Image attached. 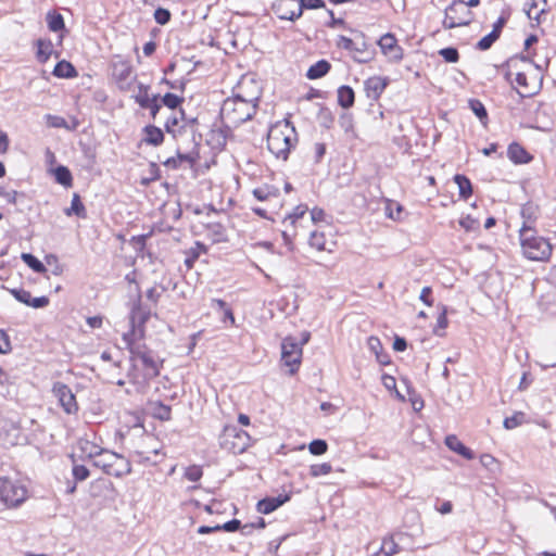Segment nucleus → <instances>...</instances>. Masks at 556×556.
<instances>
[{
  "label": "nucleus",
  "mask_w": 556,
  "mask_h": 556,
  "mask_svg": "<svg viewBox=\"0 0 556 556\" xmlns=\"http://www.w3.org/2000/svg\"><path fill=\"white\" fill-rule=\"evenodd\" d=\"M134 332H125L123 341L131 354L132 369L128 372L130 383L137 392H144L150 379L159 375V362L151 351L134 341Z\"/></svg>",
  "instance_id": "obj_1"
},
{
  "label": "nucleus",
  "mask_w": 556,
  "mask_h": 556,
  "mask_svg": "<svg viewBox=\"0 0 556 556\" xmlns=\"http://www.w3.org/2000/svg\"><path fill=\"white\" fill-rule=\"evenodd\" d=\"M257 99V96L243 98L241 94L227 98L220 108V117L225 126L237 127L250 119L255 114Z\"/></svg>",
  "instance_id": "obj_2"
},
{
  "label": "nucleus",
  "mask_w": 556,
  "mask_h": 556,
  "mask_svg": "<svg viewBox=\"0 0 556 556\" xmlns=\"http://www.w3.org/2000/svg\"><path fill=\"white\" fill-rule=\"evenodd\" d=\"M296 143V132L287 119L273 125L267 135V148L277 159L286 161Z\"/></svg>",
  "instance_id": "obj_3"
},
{
  "label": "nucleus",
  "mask_w": 556,
  "mask_h": 556,
  "mask_svg": "<svg viewBox=\"0 0 556 556\" xmlns=\"http://www.w3.org/2000/svg\"><path fill=\"white\" fill-rule=\"evenodd\" d=\"M522 254L531 260L545 262L552 254V244L543 237L536 236L532 222L525 220L519 230Z\"/></svg>",
  "instance_id": "obj_4"
},
{
  "label": "nucleus",
  "mask_w": 556,
  "mask_h": 556,
  "mask_svg": "<svg viewBox=\"0 0 556 556\" xmlns=\"http://www.w3.org/2000/svg\"><path fill=\"white\" fill-rule=\"evenodd\" d=\"M220 447L232 453L241 454L251 445V438L248 432L235 426L225 427L219 437Z\"/></svg>",
  "instance_id": "obj_5"
},
{
  "label": "nucleus",
  "mask_w": 556,
  "mask_h": 556,
  "mask_svg": "<svg viewBox=\"0 0 556 556\" xmlns=\"http://www.w3.org/2000/svg\"><path fill=\"white\" fill-rule=\"evenodd\" d=\"M27 497L26 488L17 480L3 478L0 481V500L10 507L21 505Z\"/></svg>",
  "instance_id": "obj_6"
},
{
  "label": "nucleus",
  "mask_w": 556,
  "mask_h": 556,
  "mask_svg": "<svg viewBox=\"0 0 556 556\" xmlns=\"http://www.w3.org/2000/svg\"><path fill=\"white\" fill-rule=\"evenodd\" d=\"M471 20L472 13L468 8H466L465 1L456 0L445 9L443 26L447 29H452L468 25Z\"/></svg>",
  "instance_id": "obj_7"
},
{
  "label": "nucleus",
  "mask_w": 556,
  "mask_h": 556,
  "mask_svg": "<svg viewBox=\"0 0 556 556\" xmlns=\"http://www.w3.org/2000/svg\"><path fill=\"white\" fill-rule=\"evenodd\" d=\"M302 359V348L293 337H287L281 343V362L289 367L290 375L298 371Z\"/></svg>",
  "instance_id": "obj_8"
},
{
  "label": "nucleus",
  "mask_w": 556,
  "mask_h": 556,
  "mask_svg": "<svg viewBox=\"0 0 556 556\" xmlns=\"http://www.w3.org/2000/svg\"><path fill=\"white\" fill-rule=\"evenodd\" d=\"M150 317V311L141 306L140 300L132 306L129 315L130 329L128 332H134V341L140 340L143 337V326Z\"/></svg>",
  "instance_id": "obj_9"
},
{
  "label": "nucleus",
  "mask_w": 556,
  "mask_h": 556,
  "mask_svg": "<svg viewBox=\"0 0 556 556\" xmlns=\"http://www.w3.org/2000/svg\"><path fill=\"white\" fill-rule=\"evenodd\" d=\"M53 395L58 399L59 404L62 406L66 414H75L78 410L76 397L68 386L56 382L52 388Z\"/></svg>",
  "instance_id": "obj_10"
},
{
  "label": "nucleus",
  "mask_w": 556,
  "mask_h": 556,
  "mask_svg": "<svg viewBox=\"0 0 556 556\" xmlns=\"http://www.w3.org/2000/svg\"><path fill=\"white\" fill-rule=\"evenodd\" d=\"M273 11L280 20L295 21L301 16L298 0H276L273 3Z\"/></svg>",
  "instance_id": "obj_11"
},
{
  "label": "nucleus",
  "mask_w": 556,
  "mask_h": 556,
  "mask_svg": "<svg viewBox=\"0 0 556 556\" xmlns=\"http://www.w3.org/2000/svg\"><path fill=\"white\" fill-rule=\"evenodd\" d=\"M112 75L119 89L128 90L132 80V66L128 61L117 60L113 62Z\"/></svg>",
  "instance_id": "obj_12"
},
{
  "label": "nucleus",
  "mask_w": 556,
  "mask_h": 556,
  "mask_svg": "<svg viewBox=\"0 0 556 556\" xmlns=\"http://www.w3.org/2000/svg\"><path fill=\"white\" fill-rule=\"evenodd\" d=\"M541 80V74H536L531 78H529L525 72H518L515 74L516 88L518 93L522 97L534 94L540 87Z\"/></svg>",
  "instance_id": "obj_13"
},
{
  "label": "nucleus",
  "mask_w": 556,
  "mask_h": 556,
  "mask_svg": "<svg viewBox=\"0 0 556 556\" xmlns=\"http://www.w3.org/2000/svg\"><path fill=\"white\" fill-rule=\"evenodd\" d=\"M378 45L384 55L392 61H400L403 58V50L397 45V40L394 35L388 33L384 34L378 41Z\"/></svg>",
  "instance_id": "obj_14"
},
{
  "label": "nucleus",
  "mask_w": 556,
  "mask_h": 556,
  "mask_svg": "<svg viewBox=\"0 0 556 556\" xmlns=\"http://www.w3.org/2000/svg\"><path fill=\"white\" fill-rule=\"evenodd\" d=\"M10 293L15 298L16 301L30 306L33 308H43L49 305L50 300L48 296L33 298L30 292L25 289H10Z\"/></svg>",
  "instance_id": "obj_15"
},
{
  "label": "nucleus",
  "mask_w": 556,
  "mask_h": 556,
  "mask_svg": "<svg viewBox=\"0 0 556 556\" xmlns=\"http://www.w3.org/2000/svg\"><path fill=\"white\" fill-rule=\"evenodd\" d=\"M116 456V453L108 450H101L97 446H93L92 451L89 452V457L93 458V465L101 468L105 473H108V470L112 467Z\"/></svg>",
  "instance_id": "obj_16"
},
{
  "label": "nucleus",
  "mask_w": 556,
  "mask_h": 556,
  "mask_svg": "<svg viewBox=\"0 0 556 556\" xmlns=\"http://www.w3.org/2000/svg\"><path fill=\"white\" fill-rule=\"evenodd\" d=\"M334 241L331 236H327L324 230L316 229L311 232L309 245L317 251L332 252Z\"/></svg>",
  "instance_id": "obj_17"
},
{
  "label": "nucleus",
  "mask_w": 556,
  "mask_h": 556,
  "mask_svg": "<svg viewBox=\"0 0 556 556\" xmlns=\"http://www.w3.org/2000/svg\"><path fill=\"white\" fill-rule=\"evenodd\" d=\"M387 87V79L374 76L365 81V91L368 98L378 99Z\"/></svg>",
  "instance_id": "obj_18"
},
{
  "label": "nucleus",
  "mask_w": 556,
  "mask_h": 556,
  "mask_svg": "<svg viewBox=\"0 0 556 556\" xmlns=\"http://www.w3.org/2000/svg\"><path fill=\"white\" fill-rule=\"evenodd\" d=\"M288 501V495H279L277 497H267L261 500L257 503V511L265 515L270 514Z\"/></svg>",
  "instance_id": "obj_19"
},
{
  "label": "nucleus",
  "mask_w": 556,
  "mask_h": 556,
  "mask_svg": "<svg viewBox=\"0 0 556 556\" xmlns=\"http://www.w3.org/2000/svg\"><path fill=\"white\" fill-rule=\"evenodd\" d=\"M131 472L130 462L124 456L117 454L116 459H114L112 467L108 470L106 475L114 477H123L129 475Z\"/></svg>",
  "instance_id": "obj_20"
},
{
  "label": "nucleus",
  "mask_w": 556,
  "mask_h": 556,
  "mask_svg": "<svg viewBox=\"0 0 556 556\" xmlns=\"http://www.w3.org/2000/svg\"><path fill=\"white\" fill-rule=\"evenodd\" d=\"M445 444H446V446H447L451 451H453V452H455V453H457V454L462 455V456H463L464 458H466V459H472V458L475 457L473 452H472L470 448H468L467 446H465V445H464V444H463V443L457 439V437H456V435H453V434L447 435V437L445 438Z\"/></svg>",
  "instance_id": "obj_21"
},
{
  "label": "nucleus",
  "mask_w": 556,
  "mask_h": 556,
  "mask_svg": "<svg viewBox=\"0 0 556 556\" xmlns=\"http://www.w3.org/2000/svg\"><path fill=\"white\" fill-rule=\"evenodd\" d=\"M182 115V111L170 112L165 123V128L167 132L173 134L174 136H176L177 132H180V130L185 127Z\"/></svg>",
  "instance_id": "obj_22"
},
{
  "label": "nucleus",
  "mask_w": 556,
  "mask_h": 556,
  "mask_svg": "<svg viewBox=\"0 0 556 556\" xmlns=\"http://www.w3.org/2000/svg\"><path fill=\"white\" fill-rule=\"evenodd\" d=\"M507 154L509 160L516 164H525L531 160L530 154L518 143H511L508 147Z\"/></svg>",
  "instance_id": "obj_23"
},
{
  "label": "nucleus",
  "mask_w": 556,
  "mask_h": 556,
  "mask_svg": "<svg viewBox=\"0 0 556 556\" xmlns=\"http://www.w3.org/2000/svg\"><path fill=\"white\" fill-rule=\"evenodd\" d=\"M397 551L399 546L393 538H384L379 548L372 552V556H392Z\"/></svg>",
  "instance_id": "obj_24"
},
{
  "label": "nucleus",
  "mask_w": 556,
  "mask_h": 556,
  "mask_svg": "<svg viewBox=\"0 0 556 556\" xmlns=\"http://www.w3.org/2000/svg\"><path fill=\"white\" fill-rule=\"evenodd\" d=\"M144 138L143 141L151 146H159L163 142L164 135L163 131L155 126H147L144 128Z\"/></svg>",
  "instance_id": "obj_25"
},
{
  "label": "nucleus",
  "mask_w": 556,
  "mask_h": 556,
  "mask_svg": "<svg viewBox=\"0 0 556 556\" xmlns=\"http://www.w3.org/2000/svg\"><path fill=\"white\" fill-rule=\"evenodd\" d=\"M354 99H355L354 91L351 87L341 86L338 89V102L342 108H344V109L351 108L354 104Z\"/></svg>",
  "instance_id": "obj_26"
},
{
  "label": "nucleus",
  "mask_w": 556,
  "mask_h": 556,
  "mask_svg": "<svg viewBox=\"0 0 556 556\" xmlns=\"http://www.w3.org/2000/svg\"><path fill=\"white\" fill-rule=\"evenodd\" d=\"M47 24L48 28L53 33L64 31L65 30V24L64 18L60 13L56 12H48L47 16Z\"/></svg>",
  "instance_id": "obj_27"
},
{
  "label": "nucleus",
  "mask_w": 556,
  "mask_h": 556,
  "mask_svg": "<svg viewBox=\"0 0 556 556\" xmlns=\"http://www.w3.org/2000/svg\"><path fill=\"white\" fill-rule=\"evenodd\" d=\"M53 75L61 78H72L77 75L75 67L67 61H60L54 70Z\"/></svg>",
  "instance_id": "obj_28"
},
{
  "label": "nucleus",
  "mask_w": 556,
  "mask_h": 556,
  "mask_svg": "<svg viewBox=\"0 0 556 556\" xmlns=\"http://www.w3.org/2000/svg\"><path fill=\"white\" fill-rule=\"evenodd\" d=\"M329 70H330V64L327 61L321 60V61L316 62L314 65H312L308 68L306 76L309 79H317V78L325 76L329 72Z\"/></svg>",
  "instance_id": "obj_29"
},
{
  "label": "nucleus",
  "mask_w": 556,
  "mask_h": 556,
  "mask_svg": "<svg viewBox=\"0 0 556 556\" xmlns=\"http://www.w3.org/2000/svg\"><path fill=\"white\" fill-rule=\"evenodd\" d=\"M454 181L458 186L459 197L467 200L472 194L470 180L460 174L454 176Z\"/></svg>",
  "instance_id": "obj_30"
},
{
  "label": "nucleus",
  "mask_w": 556,
  "mask_h": 556,
  "mask_svg": "<svg viewBox=\"0 0 556 556\" xmlns=\"http://www.w3.org/2000/svg\"><path fill=\"white\" fill-rule=\"evenodd\" d=\"M64 213L67 216L76 215L78 217H86V210L78 194L75 193L73 195L71 206L67 207Z\"/></svg>",
  "instance_id": "obj_31"
},
{
  "label": "nucleus",
  "mask_w": 556,
  "mask_h": 556,
  "mask_svg": "<svg viewBox=\"0 0 556 556\" xmlns=\"http://www.w3.org/2000/svg\"><path fill=\"white\" fill-rule=\"evenodd\" d=\"M182 162L188 163L190 166L193 165V163L195 162L194 154L193 153L182 154V153L178 152L177 157H170V159L166 160L164 162V164L167 167L177 168L180 165V163H182Z\"/></svg>",
  "instance_id": "obj_32"
},
{
  "label": "nucleus",
  "mask_w": 556,
  "mask_h": 556,
  "mask_svg": "<svg viewBox=\"0 0 556 556\" xmlns=\"http://www.w3.org/2000/svg\"><path fill=\"white\" fill-rule=\"evenodd\" d=\"M136 102L142 108L151 106V98L149 96V87L142 84L138 85V91L134 96Z\"/></svg>",
  "instance_id": "obj_33"
},
{
  "label": "nucleus",
  "mask_w": 556,
  "mask_h": 556,
  "mask_svg": "<svg viewBox=\"0 0 556 556\" xmlns=\"http://www.w3.org/2000/svg\"><path fill=\"white\" fill-rule=\"evenodd\" d=\"M21 258L23 262L30 267L35 273L43 274L47 271L46 266L33 254L30 253H23Z\"/></svg>",
  "instance_id": "obj_34"
},
{
  "label": "nucleus",
  "mask_w": 556,
  "mask_h": 556,
  "mask_svg": "<svg viewBox=\"0 0 556 556\" xmlns=\"http://www.w3.org/2000/svg\"><path fill=\"white\" fill-rule=\"evenodd\" d=\"M37 58L40 62H46L52 53V43L50 40L39 39L37 41Z\"/></svg>",
  "instance_id": "obj_35"
},
{
  "label": "nucleus",
  "mask_w": 556,
  "mask_h": 556,
  "mask_svg": "<svg viewBox=\"0 0 556 556\" xmlns=\"http://www.w3.org/2000/svg\"><path fill=\"white\" fill-rule=\"evenodd\" d=\"M152 407V415L161 420H168L170 419V407L167 405H164L160 402H154L151 404Z\"/></svg>",
  "instance_id": "obj_36"
},
{
  "label": "nucleus",
  "mask_w": 556,
  "mask_h": 556,
  "mask_svg": "<svg viewBox=\"0 0 556 556\" xmlns=\"http://www.w3.org/2000/svg\"><path fill=\"white\" fill-rule=\"evenodd\" d=\"M526 421V415L522 412H516L513 416L504 419V427L507 430L515 429Z\"/></svg>",
  "instance_id": "obj_37"
},
{
  "label": "nucleus",
  "mask_w": 556,
  "mask_h": 556,
  "mask_svg": "<svg viewBox=\"0 0 556 556\" xmlns=\"http://www.w3.org/2000/svg\"><path fill=\"white\" fill-rule=\"evenodd\" d=\"M20 197H23V194L9 186H0V198L4 199L8 203L15 204Z\"/></svg>",
  "instance_id": "obj_38"
},
{
  "label": "nucleus",
  "mask_w": 556,
  "mask_h": 556,
  "mask_svg": "<svg viewBox=\"0 0 556 556\" xmlns=\"http://www.w3.org/2000/svg\"><path fill=\"white\" fill-rule=\"evenodd\" d=\"M306 211H307V207L305 205L296 206L294 208V211L285 218L283 224L285 225H287V224L295 225L298 220L304 218Z\"/></svg>",
  "instance_id": "obj_39"
},
{
  "label": "nucleus",
  "mask_w": 556,
  "mask_h": 556,
  "mask_svg": "<svg viewBox=\"0 0 556 556\" xmlns=\"http://www.w3.org/2000/svg\"><path fill=\"white\" fill-rule=\"evenodd\" d=\"M331 471H332V466L328 463L315 464L309 467V473L314 478H317L320 476H327Z\"/></svg>",
  "instance_id": "obj_40"
},
{
  "label": "nucleus",
  "mask_w": 556,
  "mask_h": 556,
  "mask_svg": "<svg viewBox=\"0 0 556 556\" xmlns=\"http://www.w3.org/2000/svg\"><path fill=\"white\" fill-rule=\"evenodd\" d=\"M458 223L466 232H473L479 229V222L469 215L462 217Z\"/></svg>",
  "instance_id": "obj_41"
},
{
  "label": "nucleus",
  "mask_w": 556,
  "mask_h": 556,
  "mask_svg": "<svg viewBox=\"0 0 556 556\" xmlns=\"http://www.w3.org/2000/svg\"><path fill=\"white\" fill-rule=\"evenodd\" d=\"M328 444L325 440H314L308 444V451L313 455H323L327 452Z\"/></svg>",
  "instance_id": "obj_42"
},
{
  "label": "nucleus",
  "mask_w": 556,
  "mask_h": 556,
  "mask_svg": "<svg viewBox=\"0 0 556 556\" xmlns=\"http://www.w3.org/2000/svg\"><path fill=\"white\" fill-rule=\"evenodd\" d=\"M181 102H182V99L174 93H166L162 98V103L165 106H167L170 110V112H173L175 109H177Z\"/></svg>",
  "instance_id": "obj_43"
},
{
  "label": "nucleus",
  "mask_w": 556,
  "mask_h": 556,
  "mask_svg": "<svg viewBox=\"0 0 556 556\" xmlns=\"http://www.w3.org/2000/svg\"><path fill=\"white\" fill-rule=\"evenodd\" d=\"M203 476L202 468L197 465H192L186 468L185 470V477L189 481L197 482L199 481Z\"/></svg>",
  "instance_id": "obj_44"
},
{
  "label": "nucleus",
  "mask_w": 556,
  "mask_h": 556,
  "mask_svg": "<svg viewBox=\"0 0 556 556\" xmlns=\"http://www.w3.org/2000/svg\"><path fill=\"white\" fill-rule=\"evenodd\" d=\"M498 39V36L495 31H491L490 34H488L486 36L482 37L478 43H477V47L478 49L484 51V50H488L489 48H491V46Z\"/></svg>",
  "instance_id": "obj_45"
},
{
  "label": "nucleus",
  "mask_w": 556,
  "mask_h": 556,
  "mask_svg": "<svg viewBox=\"0 0 556 556\" xmlns=\"http://www.w3.org/2000/svg\"><path fill=\"white\" fill-rule=\"evenodd\" d=\"M55 178H56L58 182H60L64 186L70 185L72 181V175H71L70 170L64 166H60L56 168Z\"/></svg>",
  "instance_id": "obj_46"
},
{
  "label": "nucleus",
  "mask_w": 556,
  "mask_h": 556,
  "mask_svg": "<svg viewBox=\"0 0 556 556\" xmlns=\"http://www.w3.org/2000/svg\"><path fill=\"white\" fill-rule=\"evenodd\" d=\"M367 344H368V348L370 349V351H372L376 354L378 362L381 364H386L387 362L383 361L379 355V353L382 349L380 340L377 337H369Z\"/></svg>",
  "instance_id": "obj_47"
},
{
  "label": "nucleus",
  "mask_w": 556,
  "mask_h": 556,
  "mask_svg": "<svg viewBox=\"0 0 556 556\" xmlns=\"http://www.w3.org/2000/svg\"><path fill=\"white\" fill-rule=\"evenodd\" d=\"M480 463L483 467L488 468L491 471H496L498 469V463L495 457L490 454H482L480 456Z\"/></svg>",
  "instance_id": "obj_48"
},
{
  "label": "nucleus",
  "mask_w": 556,
  "mask_h": 556,
  "mask_svg": "<svg viewBox=\"0 0 556 556\" xmlns=\"http://www.w3.org/2000/svg\"><path fill=\"white\" fill-rule=\"evenodd\" d=\"M439 54L450 63H455L458 61L459 54L455 48H444L439 51Z\"/></svg>",
  "instance_id": "obj_49"
},
{
  "label": "nucleus",
  "mask_w": 556,
  "mask_h": 556,
  "mask_svg": "<svg viewBox=\"0 0 556 556\" xmlns=\"http://www.w3.org/2000/svg\"><path fill=\"white\" fill-rule=\"evenodd\" d=\"M299 7L301 9V14L303 13L304 9L312 10V9H319L325 5L323 0H300Z\"/></svg>",
  "instance_id": "obj_50"
},
{
  "label": "nucleus",
  "mask_w": 556,
  "mask_h": 556,
  "mask_svg": "<svg viewBox=\"0 0 556 556\" xmlns=\"http://www.w3.org/2000/svg\"><path fill=\"white\" fill-rule=\"evenodd\" d=\"M154 18L160 25H165L170 20V13L166 9L159 8L154 12Z\"/></svg>",
  "instance_id": "obj_51"
},
{
  "label": "nucleus",
  "mask_w": 556,
  "mask_h": 556,
  "mask_svg": "<svg viewBox=\"0 0 556 556\" xmlns=\"http://www.w3.org/2000/svg\"><path fill=\"white\" fill-rule=\"evenodd\" d=\"M73 476L77 481H84L89 477V470L83 465H75L73 467Z\"/></svg>",
  "instance_id": "obj_52"
},
{
  "label": "nucleus",
  "mask_w": 556,
  "mask_h": 556,
  "mask_svg": "<svg viewBox=\"0 0 556 556\" xmlns=\"http://www.w3.org/2000/svg\"><path fill=\"white\" fill-rule=\"evenodd\" d=\"M470 108L471 110L473 111V113L480 118H485L486 117V110L484 108V105L478 101V100H471L470 101Z\"/></svg>",
  "instance_id": "obj_53"
},
{
  "label": "nucleus",
  "mask_w": 556,
  "mask_h": 556,
  "mask_svg": "<svg viewBox=\"0 0 556 556\" xmlns=\"http://www.w3.org/2000/svg\"><path fill=\"white\" fill-rule=\"evenodd\" d=\"M46 117H47L48 124L51 127H55V128H63V127L65 128V127H67L66 121L63 117H61V116H55V115L48 114Z\"/></svg>",
  "instance_id": "obj_54"
},
{
  "label": "nucleus",
  "mask_w": 556,
  "mask_h": 556,
  "mask_svg": "<svg viewBox=\"0 0 556 556\" xmlns=\"http://www.w3.org/2000/svg\"><path fill=\"white\" fill-rule=\"evenodd\" d=\"M402 206L397 203H389L387 206V214L391 219H400Z\"/></svg>",
  "instance_id": "obj_55"
},
{
  "label": "nucleus",
  "mask_w": 556,
  "mask_h": 556,
  "mask_svg": "<svg viewBox=\"0 0 556 556\" xmlns=\"http://www.w3.org/2000/svg\"><path fill=\"white\" fill-rule=\"evenodd\" d=\"M220 531L235 532L241 528V522L238 519H232L224 525H219Z\"/></svg>",
  "instance_id": "obj_56"
},
{
  "label": "nucleus",
  "mask_w": 556,
  "mask_h": 556,
  "mask_svg": "<svg viewBox=\"0 0 556 556\" xmlns=\"http://www.w3.org/2000/svg\"><path fill=\"white\" fill-rule=\"evenodd\" d=\"M447 309L444 305L441 306V313L438 316L437 319V327L440 329H445L447 327V317H446Z\"/></svg>",
  "instance_id": "obj_57"
},
{
  "label": "nucleus",
  "mask_w": 556,
  "mask_h": 556,
  "mask_svg": "<svg viewBox=\"0 0 556 556\" xmlns=\"http://www.w3.org/2000/svg\"><path fill=\"white\" fill-rule=\"evenodd\" d=\"M11 349L10 341L8 334L0 330V353H7Z\"/></svg>",
  "instance_id": "obj_58"
},
{
  "label": "nucleus",
  "mask_w": 556,
  "mask_h": 556,
  "mask_svg": "<svg viewBox=\"0 0 556 556\" xmlns=\"http://www.w3.org/2000/svg\"><path fill=\"white\" fill-rule=\"evenodd\" d=\"M431 293L432 290L430 287H424L419 295L420 301H422L428 306L432 305V300L430 299Z\"/></svg>",
  "instance_id": "obj_59"
},
{
  "label": "nucleus",
  "mask_w": 556,
  "mask_h": 556,
  "mask_svg": "<svg viewBox=\"0 0 556 556\" xmlns=\"http://www.w3.org/2000/svg\"><path fill=\"white\" fill-rule=\"evenodd\" d=\"M46 260L49 265L51 262H54V266L51 270L54 276H60L63 273V267L58 263V260L54 255H49Z\"/></svg>",
  "instance_id": "obj_60"
},
{
  "label": "nucleus",
  "mask_w": 556,
  "mask_h": 556,
  "mask_svg": "<svg viewBox=\"0 0 556 556\" xmlns=\"http://www.w3.org/2000/svg\"><path fill=\"white\" fill-rule=\"evenodd\" d=\"M9 137L8 135L0 130V154H4L7 153L8 149H9Z\"/></svg>",
  "instance_id": "obj_61"
},
{
  "label": "nucleus",
  "mask_w": 556,
  "mask_h": 556,
  "mask_svg": "<svg viewBox=\"0 0 556 556\" xmlns=\"http://www.w3.org/2000/svg\"><path fill=\"white\" fill-rule=\"evenodd\" d=\"M325 213L320 208H313L309 215L311 220L316 224L324 220Z\"/></svg>",
  "instance_id": "obj_62"
},
{
  "label": "nucleus",
  "mask_w": 556,
  "mask_h": 556,
  "mask_svg": "<svg viewBox=\"0 0 556 556\" xmlns=\"http://www.w3.org/2000/svg\"><path fill=\"white\" fill-rule=\"evenodd\" d=\"M151 106H147L146 109H149L151 111V115L154 118L159 111L161 110V104L159 103L157 96H153L151 98Z\"/></svg>",
  "instance_id": "obj_63"
},
{
  "label": "nucleus",
  "mask_w": 556,
  "mask_h": 556,
  "mask_svg": "<svg viewBox=\"0 0 556 556\" xmlns=\"http://www.w3.org/2000/svg\"><path fill=\"white\" fill-rule=\"evenodd\" d=\"M437 511H439L442 515H446L452 513L453 510V504L450 501H444L440 506L435 507Z\"/></svg>",
  "instance_id": "obj_64"
}]
</instances>
